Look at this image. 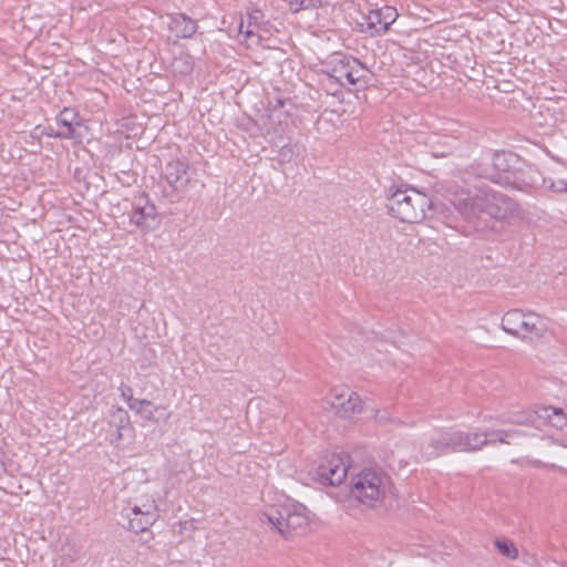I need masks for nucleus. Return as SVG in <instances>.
<instances>
[{
	"label": "nucleus",
	"mask_w": 567,
	"mask_h": 567,
	"mask_svg": "<svg viewBox=\"0 0 567 567\" xmlns=\"http://www.w3.org/2000/svg\"><path fill=\"white\" fill-rule=\"evenodd\" d=\"M374 417L379 423H386L388 421H390L389 412L385 410L377 411Z\"/></svg>",
	"instance_id": "bb28decb"
},
{
	"label": "nucleus",
	"mask_w": 567,
	"mask_h": 567,
	"mask_svg": "<svg viewBox=\"0 0 567 567\" xmlns=\"http://www.w3.org/2000/svg\"><path fill=\"white\" fill-rule=\"evenodd\" d=\"M347 473L348 464L344 458L332 455L317 467L315 478L321 484L337 486L344 481Z\"/></svg>",
	"instance_id": "9b49d317"
},
{
	"label": "nucleus",
	"mask_w": 567,
	"mask_h": 567,
	"mask_svg": "<svg viewBox=\"0 0 567 567\" xmlns=\"http://www.w3.org/2000/svg\"><path fill=\"white\" fill-rule=\"evenodd\" d=\"M364 68L359 60L343 55L332 54L326 63V73L340 85H353L364 76Z\"/></svg>",
	"instance_id": "423d86ee"
},
{
	"label": "nucleus",
	"mask_w": 567,
	"mask_h": 567,
	"mask_svg": "<svg viewBox=\"0 0 567 567\" xmlns=\"http://www.w3.org/2000/svg\"><path fill=\"white\" fill-rule=\"evenodd\" d=\"M169 30L177 38H190L197 31V23L186 14H176L171 18Z\"/></svg>",
	"instance_id": "a211bd4d"
},
{
	"label": "nucleus",
	"mask_w": 567,
	"mask_h": 567,
	"mask_svg": "<svg viewBox=\"0 0 567 567\" xmlns=\"http://www.w3.org/2000/svg\"><path fill=\"white\" fill-rule=\"evenodd\" d=\"M431 207V198L412 187L396 189L389 198L391 214L403 223L422 221Z\"/></svg>",
	"instance_id": "20e7f679"
},
{
	"label": "nucleus",
	"mask_w": 567,
	"mask_h": 567,
	"mask_svg": "<svg viewBox=\"0 0 567 567\" xmlns=\"http://www.w3.org/2000/svg\"><path fill=\"white\" fill-rule=\"evenodd\" d=\"M131 221L142 229H151L156 224V208L145 194L135 197Z\"/></svg>",
	"instance_id": "ddd939ff"
},
{
	"label": "nucleus",
	"mask_w": 567,
	"mask_h": 567,
	"mask_svg": "<svg viewBox=\"0 0 567 567\" xmlns=\"http://www.w3.org/2000/svg\"><path fill=\"white\" fill-rule=\"evenodd\" d=\"M502 329L518 338L533 340L543 336L547 326L545 320L534 312L525 313L518 309H513L504 315Z\"/></svg>",
	"instance_id": "39448f33"
},
{
	"label": "nucleus",
	"mask_w": 567,
	"mask_h": 567,
	"mask_svg": "<svg viewBox=\"0 0 567 567\" xmlns=\"http://www.w3.org/2000/svg\"><path fill=\"white\" fill-rule=\"evenodd\" d=\"M540 414L548 419V423L557 429H565L567 426V405L564 408H548L543 409Z\"/></svg>",
	"instance_id": "aec40b11"
},
{
	"label": "nucleus",
	"mask_w": 567,
	"mask_h": 567,
	"mask_svg": "<svg viewBox=\"0 0 567 567\" xmlns=\"http://www.w3.org/2000/svg\"><path fill=\"white\" fill-rule=\"evenodd\" d=\"M451 203L467 220L476 219L481 214L498 220L519 217L518 204L502 193L487 186L461 188L454 190Z\"/></svg>",
	"instance_id": "f257e3e1"
},
{
	"label": "nucleus",
	"mask_w": 567,
	"mask_h": 567,
	"mask_svg": "<svg viewBox=\"0 0 567 567\" xmlns=\"http://www.w3.org/2000/svg\"><path fill=\"white\" fill-rule=\"evenodd\" d=\"M128 517V528L134 533H141L152 526L158 518L157 505L153 497L137 498L131 508Z\"/></svg>",
	"instance_id": "1a4fd4ad"
},
{
	"label": "nucleus",
	"mask_w": 567,
	"mask_h": 567,
	"mask_svg": "<svg viewBox=\"0 0 567 567\" xmlns=\"http://www.w3.org/2000/svg\"><path fill=\"white\" fill-rule=\"evenodd\" d=\"M130 395H132V391H131V389H127V390H123V391H122V396H123V399H124L126 402H127V399H128V396H130Z\"/></svg>",
	"instance_id": "c756f323"
},
{
	"label": "nucleus",
	"mask_w": 567,
	"mask_h": 567,
	"mask_svg": "<svg viewBox=\"0 0 567 567\" xmlns=\"http://www.w3.org/2000/svg\"><path fill=\"white\" fill-rule=\"evenodd\" d=\"M517 435V432L506 431H485L473 433L463 432V450L464 452L477 451L482 449L484 445L495 442L511 444L513 442V439Z\"/></svg>",
	"instance_id": "f8f14e48"
},
{
	"label": "nucleus",
	"mask_w": 567,
	"mask_h": 567,
	"mask_svg": "<svg viewBox=\"0 0 567 567\" xmlns=\"http://www.w3.org/2000/svg\"><path fill=\"white\" fill-rule=\"evenodd\" d=\"M127 405L143 419L154 423L166 422L171 416L165 406H155L151 401L135 399L133 395L128 396Z\"/></svg>",
	"instance_id": "2eb2a0df"
},
{
	"label": "nucleus",
	"mask_w": 567,
	"mask_h": 567,
	"mask_svg": "<svg viewBox=\"0 0 567 567\" xmlns=\"http://www.w3.org/2000/svg\"><path fill=\"white\" fill-rule=\"evenodd\" d=\"M449 153L447 150H434L433 155L436 157H443Z\"/></svg>",
	"instance_id": "c85d7f7f"
},
{
	"label": "nucleus",
	"mask_w": 567,
	"mask_h": 567,
	"mask_svg": "<svg viewBox=\"0 0 567 567\" xmlns=\"http://www.w3.org/2000/svg\"><path fill=\"white\" fill-rule=\"evenodd\" d=\"M194 69V59L188 53H181L172 61V70L178 74H189Z\"/></svg>",
	"instance_id": "4be33fe9"
},
{
	"label": "nucleus",
	"mask_w": 567,
	"mask_h": 567,
	"mask_svg": "<svg viewBox=\"0 0 567 567\" xmlns=\"http://www.w3.org/2000/svg\"><path fill=\"white\" fill-rule=\"evenodd\" d=\"M295 147L292 145H285L280 151V157L282 161H290L295 154Z\"/></svg>",
	"instance_id": "393cba45"
},
{
	"label": "nucleus",
	"mask_w": 567,
	"mask_h": 567,
	"mask_svg": "<svg viewBox=\"0 0 567 567\" xmlns=\"http://www.w3.org/2000/svg\"><path fill=\"white\" fill-rule=\"evenodd\" d=\"M58 122L64 127L56 136L62 138H78L81 135L76 133V128L81 126L78 115L71 109H63L59 116Z\"/></svg>",
	"instance_id": "f3484780"
},
{
	"label": "nucleus",
	"mask_w": 567,
	"mask_h": 567,
	"mask_svg": "<svg viewBox=\"0 0 567 567\" xmlns=\"http://www.w3.org/2000/svg\"><path fill=\"white\" fill-rule=\"evenodd\" d=\"M260 520L272 530L287 537L292 532H302L309 524L307 508L298 503L287 502L269 506L260 516Z\"/></svg>",
	"instance_id": "7ed1b4c3"
},
{
	"label": "nucleus",
	"mask_w": 567,
	"mask_h": 567,
	"mask_svg": "<svg viewBox=\"0 0 567 567\" xmlns=\"http://www.w3.org/2000/svg\"><path fill=\"white\" fill-rule=\"evenodd\" d=\"M537 183H538V178H532L530 184L537 185Z\"/></svg>",
	"instance_id": "2f4dec72"
},
{
	"label": "nucleus",
	"mask_w": 567,
	"mask_h": 567,
	"mask_svg": "<svg viewBox=\"0 0 567 567\" xmlns=\"http://www.w3.org/2000/svg\"><path fill=\"white\" fill-rule=\"evenodd\" d=\"M563 172L553 171V175L548 177L539 176V179L543 183V186L554 193L563 194L567 193V178H560Z\"/></svg>",
	"instance_id": "412c9836"
},
{
	"label": "nucleus",
	"mask_w": 567,
	"mask_h": 567,
	"mask_svg": "<svg viewBox=\"0 0 567 567\" xmlns=\"http://www.w3.org/2000/svg\"><path fill=\"white\" fill-rule=\"evenodd\" d=\"M495 547L503 556L509 559H516L518 556L517 548L515 547L514 543L508 539H496Z\"/></svg>",
	"instance_id": "b1692460"
},
{
	"label": "nucleus",
	"mask_w": 567,
	"mask_h": 567,
	"mask_svg": "<svg viewBox=\"0 0 567 567\" xmlns=\"http://www.w3.org/2000/svg\"><path fill=\"white\" fill-rule=\"evenodd\" d=\"M549 406H538L533 411H511L506 415H501L497 420L501 423H514L520 425H534L539 426L542 423H548V419L540 414L543 409H548Z\"/></svg>",
	"instance_id": "dca6fc26"
},
{
	"label": "nucleus",
	"mask_w": 567,
	"mask_h": 567,
	"mask_svg": "<svg viewBox=\"0 0 567 567\" xmlns=\"http://www.w3.org/2000/svg\"><path fill=\"white\" fill-rule=\"evenodd\" d=\"M194 175L195 169L186 162L178 159L168 162L163 171L166 183L174 192L179 194L190 189Z\"/></svg>",
	"instance_id": "9d476101"
},
{
	"label": "nucleus",
	"mask_w": 567,
	"mask_h": 567,
	"mask_svg": "<svg viewBox=\"0 0 567 567\" xmlns=\"http://www.w3.org/2000/svg\"><path fill=\"white\" fill-rule=\"evenodd\" d=\"M398 12L395 8L384 6L379 9L370 10L365 16L367 29L371 34H380L385 32L389 27L396 20Z\"/></svg>",
	"instance_id": "4468645a"
},
{
	"label": "nucleus",
	"mask_w": 567,
	"mask_h": 567,
	"mask_svg": "<svg viewBox=\"0 0 567 567\" xmlns=\"http://www.w3.org/2000/svg\"><path fill=\"white\" fill-rule=\"evenodd\" d=\"M540 442L544 444V445H554V444H558L563 447H566L567 449V437L565 439H561V440H554V439H550V437H542L540 439Z\"/></svg>",
	"instance_id": "a878e982"
},
{
	"label": "nucleus",
	"mask_w": 567,
	"mask_h": 567,
	"mask_svg": "<svg viewBox=\"0 0 567 567\" xmlns=\"http://www.w3.org/2000/svg\"><path fill=\"white\" fill-rule=\"evenodd\" d=\"M351 495L363 505L375 507L394 496L391 477L381 468L365 467L352 476Z\"/></svg>",
	"instance_id": "f03ea898"
},
{
	"label": "nucleus",
	"mask_w": 567,
	"mask_h": 567,
	"mask_svg": "<svg viewBox=\"0 0 567 567\" xmlns=\"http://www.w3.org/2000/svg\"><path fill=\"white\" fill-rule=\"evenodd\" d=\"M520 164L519 156L512 152H499L493 157V166L503 173H511L513 169L519 168Z\"/></svg>",
	"instance_id": "6ab92c4d"
},
{
	"label": "nucleus",
	"mask_w": 567,
	"mask_h": 567,
	"mask_svg": "<svg viewBox=\"0 0 567 567\" xmlns=\"http://www.w3.org/2000/svg\"><path fill=\"white\" fill-rule=\"evenodd\" d=\"M251 17L248 18L247 25L241 21L239 25V33L244 37L248 47L258 45L260 43V37L257 34V25L252 23Z\"/></svg>",
	"instance_id": "5701e85b"
},
{
	"label": "nucleus",
	"mask_w": 567,
	"mask_h": 567,
	"mask_svg": "<svg viewBox=\"0 0 567 567\" xmlns=\"http://www.w3.org/2000/svg\"><path fill=\"white\" fill-rule=\"evenodd\" d=\"M463 432L460 430H440L435 431L423 445L422 453L425 458H433L447 450L463 451Z\"/></svg>",
	"instance_id": "0eeeda50"
},
{
	"label": "nucleus",
	"mask_w": 567,
	"mask_h": 567,
	"mask_svg": "<svg viewBox=\"0 0 567 567\" xmlns=\"http://www.w3.org/2000/svg\"><path fill=\"white\" fill-rule=\"evenodd\" d=\"M2 467V463L0 462V468Z\"/></svg>",
	"instance_id": "473e14b6"
},
{
	"label": "nucleus",
	"mask_w": 567,
	"mask_h": 567,
	"mask_svg": "<svg viewBox=\"0 0 567 567\" xmlns=\"http://www.w3.org/2000/svg\"><path fill=\"white\" fill-rule=\"evenodd\" d=\"M326 404L338 415L351 417L362 410L360 396L347 386L333 388L326 396Z\"/></svg>",
	"instance_id": "6e6552de"
},
{
	"label": "nucleus",
	"mask_w": 567,
	"mask_h": 567,
	"mask_svg": "<svg viewBox=\"0 0 567 567\" xmlns=\"http://www.w3.org/2000/svg\"><path fill=\"white\" fill-rule=\"evenodd\" d=\"M555 171H560L563 172V175H560V178H567V167H561L559 166L558 168H556Z\"/></svg>",
	"instance_id": "7c9ffc66"
},
{
	"label": "nucleus",
	"mask_w": 567,
	"mask_h": 567,
	"mask_svg": "<svg viewBox=\"0 0 567 567\" xmlns=\"http://www.w3.org/2000/svg\"><path fill=\"white\" fill-rule=\"evenodd\" d=\"M534 465H535V466L543 465V466L548 467V468H556V470H558L560 473L567 474V470H566V468H564V467H559V466H556L555 464H543L540 461H536V462H534Z\"/></svg>",
	"instance_id": "cd10ccee"
}]
</instances>
